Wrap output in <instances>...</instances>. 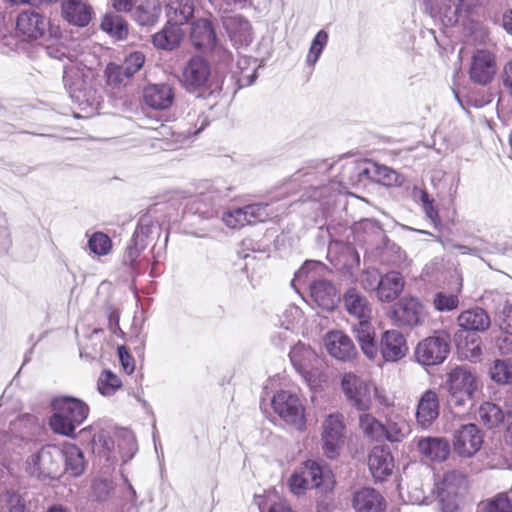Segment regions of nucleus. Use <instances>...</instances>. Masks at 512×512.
<instances>
[{"instance_id": "obj_1", "label": "nucleus", "mask_w": 512, "mask_h": 512, "mask_svg": "<svg viewBox=\"0 0 512 512\" xmlns=\"http://www.w3.org/2000/svg\"><path fill=\"white\" fill-rule=\"evenodd\" d=\"M222 67L227 66L218 62V66L212 70L206 58L202 55H193L182 69V85L187 92L196 94L197 97H218L223 90L225 79Z\"/></svg>"}, {"instance_id": "obj_2", "label": "nucleus", "mask_w": 512, "mask_h": 512, "mask_svg": "<svg viewBox=\"0 0 512 512\" xmlns=\"http://www.w3.org/2000/svg\"><path fill=\"white\" fill-rule=\"evenodd\" d=\"M343 302L347 312L356 317L357 322L352 325V331L362 352L369 359H374L377 355V340L370 321L369 301L356 288L350 287L343 295Z\"/></svg>"}, {"instance_id": "obj_3", "label": "nucleus", "mask_w": 512, "mask_h": 512, "mask_svg": "<svg viewBox=\"0 0 512 512\" xmlns=\"http://www.w3.org/2000/svg\"><path fill=\"white\" fill-rule=\"evenodd\" d=\"M49 427L57 435L76 439V429L87 419L89 406L80 398L61 395L52 398Z\"/></svg>"}, {"instance_id": "obj_4", "label": "nucleus", "mask_w": 512, "mask_h": 512, "mask_svg": "<svg viewBox=\"0 0 512 512\" xmlns=\"http://www.w3.org/2000/svg\"><path fill=\"white\" fill-rule=\"evenodd\" d=\"M445 388L448 392L446 403L454 414H463L472 409L479 384L476 374L467 365H459L447 374Z\"/></svg>"}, {"instance_id": "obj_5", "label": "nucleus", "mask_w": 512, "mask_h": 512, "mask_svg": "<svg viewBox=\"0 0 512 512\" xmlns=\"http://www.w3.org/2000/svg\"><path fill=\"white\" fill-rule=\"evenodd\" d=\"M189 38L192 47L202 53L211 54L221 65L229 66L232 53L220 42L213 22L208 18H199L190 25Z\"/></svg>"}, {"instance_id": "obj_6", "label": "nucleus", "mask_w": 512, "mask_h": 512, "mask_svg": "<svg viewBox=\"0 0 512 512\" xmlns=\"http://www.w3.org/2000/svg\"><path fill=\"white\" fill-rule=\"evenodd\" d=\"M26 472L40 481L59 480L63 475V452L60 447L46 445L26 460Z\"/></svg>"}, {"instance_id": "obj_7", "label": "nucleus", "mask_w": 512, "mask_h": 512, "mask_svg": "<svg viewBox=\"0 0 512 512\" xmlns=\"http://www.w3.org/2000/svg\"><path fill=\"white\" fill-rule=\"evenodd\" d=\"M289 358L296 372L311 388H317L321 382L323 360L309 346L298 342L289 352Z\"/></svg>"}, {"instance_id": "obj_8", "label": "nucleus", "mask_w": 512, "mask_h": 512, "mask_svg": "<svg viewBox=\"0 0 512 512\" xmlns=\"http://www.w3.org/2000/svg\"><path fill=\"white\" fill-rule=\"evenodd\" d=\"M230 191V187L213 184L206 192L196 195L187 208L189 212L198 215L203 220L217 221L223 204L227 203Z\"/></svg>"}, {"instance_id": "obj_9", "label": "nucleus", "mask_w": 512, "mask_h": 512, "mask_svg": "<svg viewBox=\"0 0 512 512\" xmlns=\"http://www.w3.org/2000/svg\"><path fill=\"white\" fill-rule=\"evenodd\" d=\"M467 489L465 475L456 470L448 471L436 484L437 499L442 512H458L460 500Z\"/></svg>"}, {"instance_id": "obj_10", "label": "nucleus", "mask_w": 512, "mask_h": 512, "mask_svg": "<svg viewBox=\"0 0 512 512\" xmlns=\"http://www.w3.org/2000/svg\"><path fill=\"white\" fill-rule=\"evenodd\" d=\"M93 77V70L86 66L68 65L64 67V88L74 102L79 105L89 102L93 96L91 88Z\"/></svg>"}, {"instance_id": "obj_11", "label": "nucleus", "mask_w": 512, "mask_h": 512, "mask_svg": "<svg viewBox=\"0 0 512 512\" xmlns=\"http://www.w3.org/2000/svg\"><path fill=\"white\" fill-rule=\"evenodd\" d=\"M271 405L274 412L287 424L293 425L298 430L305 428L304 408L297 394L280 390L273 396Z\"/></svg>"}, {"instance_id": "obj_12", "label": "nucleus", "mask_w": 512, "mask_h": 512, "mask_svg": "<svg viewBox=\"0 0 512 512\" xmlns=\"http://www.w3.org/2000/svg\"><path fill=\"white\" fill-rule=\"evenodd\" d=\"M449 353V337L441 332L420 341L415 348L414 356L423 366H436L443 363Z\"/></svg>"}, {"instance_id": "obj_13", "label": "nucleus", "mask_w": 512, "mask_h": 512, "mask_svg": "<svg viewBox=\"0 0 512 512\" xmlns=\"http://www.w3.org/2000/svg\"><path fill=\"white\" fill-rule=\"evenodd\" d=\"M321 442L324 454L329 459L339 456L344 444V417L340 413H331L322 422Z\"/></svg>"}, {"instance_id": "obj_14", "label": "nucleus", "mask_w": 512, "mask_h": 512, "mask_svg": "<svg viewBox=\"0 0 512 512\" xmlns=\"http://www.w3.org/2000/svg\"><path fill=\"white\" fill-rule=\"evenodd\" d=\"M483 434L474 423L463 424L453 433L454 451L460 457H472L482 447Z\"/></svg>"}, {"instance_id": "obj_15", "label": "nucleus", "mask_w": 512, "mask_h": 512, "mask_svg": "<svg viewBox=\"0 0 512 512\" xmlns=\"http://www.w3.org/2000/svg\"><path fill=\"white\" fill-rule=\"evenodd\" d=\"M496 56L487 49H477L471 59L468 71L469 78L473 83L481 86L490 84L496 74Z\"/></svg>"}, {"instance_id": "obj_16", "label": "nucleus", "mask_w": 512, "mask_h": 512, "mask_svg": "<svg viewBox=\"0 0 512 512\" xmlns=\"http://www.w3.org/2000/svg\"><path fill=\"white\" fill-rule=\"evenodd\" d=\"M341 389L347 401L358 411H366L370 408V388L360 377L346 373L341 379Z\"/></svg>"}, {"instance_id": "obj_17", "label": "nucleus", "mask_w": 512, "mask_h": 512, "mask_svg": "<svg viewBox=\"0 0 512 512\" xmlns=\"http://www.w3.org/2000/svg\"><path fill=\"white\" fill-rule=\"evenodd\" d=\"M159 228L148 214L142 215L137 223L136 229L126 248L125 262L133 266L136 259L143 251L151 238L153 231Z\"/></svg>"}, {"instance_id": "obj_18", "label": "nucleus", "mask_w": 512, "mask_h": 512, "mask_svg": "<svg viewBox=\"0 0 512 512\" xmlns=\"http://www.w3.org/2000/svg\"><path fill=\"white\" fill-rule=\"evenodd\" d=\"M426 317L425 308L416 297H402L392 309V318L400 325L416 327L422 325Z\"/></svg>"}, {"instance_id": "obj_19", "label": "nucleus", "mask_w": 512, "mask_h": 512, "mask_svg": "<svg viewBox=\"0 0 512 512\" xmlns=\"http://www.w3.org/2000/svg\"><path fill=\"white\" fill-rule=\"evenodd\" d=\"M48 25V17L35 7L22 10L16 20L17 31L30 39L43 36Z\"/></svg>"}, {"instance_id": "obj_20", "label": "nucleus", "mask_w": 512, "mask_h": 512, "mask_svg": "<svg viewBox=\"0 0 512 512\" xmlns=\"http://www.w3.org/2000/svg\"><path fill=\"white\" fill-rule=\"evenodd\" d=\"M408 347L405 337L397 330H388L377 342V353L380 352L386 362H397L407 354Z\"/></svg>"}, {"instance_id": "obj_21", "label": "nucleus", "mask_w": 512, "mask_h": 512, "mask_svg": "<svg viewBox=\"0 0 512 512\" xmlns=\"http://www.w3.org/2000/svg\"><path fill=\"white\" fill-rule=\"evenodd\" d=\"M61 16L69 25L84 28L93 19L94 10L82 0H62Z\"/></svg>"}, {"instance_id": "obj_22", "label": "nucleus", "mask_w": 512, "mask_h": 512, "mask_svg": "<svg viewBox=\"0 0 512 512\" xmlns=\"http://www.w3.org/2000/svg\"><path fill=\"white\" fill-rule=\"evenodd\" d=\"M310 296L324 311H333L340 301V295L335 285L327 279L313 280L309 284Z\"/></svg>"}, {"instance_id": "obj_23", "label": "nucleus", "mask_w": 512, "mask_h": 512, "mask_svg": "<svg viewBox=\"0 0 512 512\" xmlns=\"http://www.w3.org/2000/svg\"><path fill=\"white\" fill-rule=\"evenodd\" d=\"M440 403L436 391L426 390L419 398L415 416L419 426L429 428L439 417Z\"/></svg>"}, {"instance_id": "obj_24", "label": "nucleus", "mask_w": 512, "mask_h": 512, "mask_svg": "<svg viewBox=\"0 0 512 512\" xmlns=\"http://www.w3.org/2000/svg\"><path fill=\"white\" fill-rule=\"evenodd\" d=\"M352 507L355 512H383L386 501L376 489L364 487L353 493Z\"/></svg>"}, {"instance_id": "obj_25", "label": "nucleus", "mask_w": 512, "mask_h": 512, "mask_svg": "<svg viewBox=\"0 0 512 512\" xmlns=\"http://www.w3.org/2000/svg\"><path fill=\"white\" fill-rule=\"evenodd\" d=\"M173 88L166 83L149 84L143 90V101L152 109H168L174 101Z\"/></svg>"}, {"instance_id": "obj_26", "label": "nucleus", "mask_w": 512, "mask_h": 512, "mask_svg": "<svg viewBox=\"0 0 512 512\" xmlns=\"http://www.w3.org/2000/svg\"><path fill=\"white\" fill-rule=\"evenodd\" d=\"M326 348L332 357L343 362L349 361L357 355V349L353 341L341 331L328 333Z\"/></svg>"}, {"instance_id": "obj_27", "label": "nucleus", "mask_w": 512, "mask_h": 512, "mask_svg": "<svg viewBox=\"0 0 512 512\" xmlns=\"http://www.w3.org/2000/svg\"><path fill=\"white\" fill-rule=\"evenodd\" d=\"M417 448L423 457L434 462L445 461L451 452L450 443L444 437H421L417 442Z\"/></svg>"}, {"instance_id": "obj_28", "label": "nucleus", "mask_w": 512, "mask_h": 512, "mask_svg": "<svg viewBox=\"0 0 512 512\" xmlns=\"http://www.w3.org/2000/svg\"><path fill=\"white\" fill-rule=\"evenodd\" d=\"M404 283V278L398 271H390L382 275L376 286L378 299L387 303L396 300L404 289Z\"/></svg>"}, {"instance_id": "obj_29", "label": "nucleus", "mask_w": 512, "mask_h": 512, "mask_svg": "<svg viewBox=\"0 0 512 512\" xmlns=\"http://www.w3.org/2000/svg\"><path fill=\"white\" fill-rule=\"evenodd\" d=\"M457 322L461 328L459 331H463V333L485 332L491 326L488 313L480 307H474L461 312L457 317Z\"/></svg>"}, {"instance_id": "obj_30", "label": "nucleus", "mask_w": 512, "mask_h": 512, "mask_svg": "<svg viewBox=\"0 0 512 512\" xmlns=\"http://www.w3.org/2000/svg\"><path fill=\"white\" fill-rule=\"evenodd\" d=\"M368 466L374 480L383 482L393 472V457L383 448H374L368 457Z\"/></svg>"}, {"instance_id": "obj_31", "label": "nucleus", "mask_w": 512, "mask_h": 512, "mask_svg": "<svg viewBox=\"0 0 512 512\" xmlns=\"http://www.w3.org/2000/svg\"><path fill=\"white\" fill-rule=\"evenodd\" d=\"M479 0H444L440 7V13L447 25L457 24L462 17L468 14L478 5Z\"/></svg>"}, {"instance_id": "obj_32", "label": "nucleus", "mask_w": 512, "mask_h": 512, "mask_svg": "<svg viewBox=\"0 0 512 512\" xmlns=\"http://www.w3.org/2000/svg\"><path fill=\"white\" fill-rule=\"evenodd\" d=\"M303 474L311 482V487L319 489L322 493H327L333 489L331 472L315 460L305 462V471Z\"/></svg>"}, {"instance_id": "obj_33", "label": "nucleus", "mask_w": 512, "mask_h": 512, "mask_svg": "<svg viewBox=\"0 0 512 512\" xmlns=\"http://www.w3.org/2000/svg\"><path fill=\"white\" fill-rule=\"evenodd\" d=\"M183 36L181 27L167 21L165 26L152 36V43L157 49L172 51L180 46Z\"/></svg>"}, {"instance_id": "obj_34", "label": "nucleus", "mask_w": 512, "mask_h": 512, "mask_svg": "<svg viewBox=\"0 0 512 512\" xmlns=\"http://www.w3.org/2000/svg\"><path fill=\"white\" fill-rule=\"evenodd\" d=\"M63 452V474L72 477L81 476L86 467L83 451L76 444H66L61 448Z\"/></svg>"}, {"instance_id": "obj_35", "label": "nucleus", "mask_w": 512, "mask_h": 512, "mask_svg": "<svg viewBox=\"0 0 512 512\" xmlns=\"http://www.w3.org/2000/svg\"><path fill=\"white\" fill-rule=\"evenodd\" d=\"M193 0H169L166 4L165 12L167 21L181 27L194 16Z\"/></svg>"}, {"instance_id": "obj_36", "label": "nucleus", "mask_w": 512, "mask_h": 512, "mask_svg": "<svg viewBox=\"0 0 512 512\" xmlns=\"http://www.w3.org/2000/svg\"><path fill=\"white\" fill-rule=\"evenodd\" d=\"M454 342L458 351L470 361H476L482 355L481 338L476 333L457 331Z\"/></svg>"}, {"instance_id": "obj_37", "label": "nucleus", "mask_w": 512, "mask_h": 512, "mask_svg": "<svg viewBox=\"0 0 512 512\" xmlns=\"http://www.w3.org/2000/svg\"><path fill=\"white\" fill-rule=\"evenodd\" d=\"M162 9L158 0H146L131 12L133 20L142 27L154 26L161 15Z\"/></svg>"}, {"instance_id": "obj_38", "label": "nucleus", "mask_w": 512, "mask_h": 512, "mask_svg": "<svg viewBox=\"0 0 512 512\" xmlns=\"http://www.w3.org/2000/svg\"><path fill=\"white\" fill-rule=\"evenodd\" d=\"M223 26L231 40L248 44L251 42V26L247 19L241 15L226 17Z\"/></svg>"}, {"instance_id": "obj_39", "label": "nucleus", "mask_w": 512, "mask_h": 512, "mask_svg": "<svg viewBox=\"0 0 512 512\" xmlns=\"http://www.w3.org/2000/svg\"><path fill=\"white\" fill-rule=\"evenodd\" d=\"M27 494L8 489L0 494V512H31Z\"/></svg>"}, {"instance_id": "obj_40", "label": "nucleus", "mask_w": 512, "mask_h": 512, "mask_svg": "<svg viewBox=\"0 0 512 512\" xmlns=\"http://www.w3.org/2000/svg\"><path fill=\"white\" fill-rule=\"evenodd\" d=\"M101 29L116 40H124L128 36V24L118 14L106 13L100 24Z\"/></svg>"}, {"instance_id": "obj_41", "label": "nucleus", "mask_w": 512, "mask_h": 512, "mask_svg": "<svg viewBox=\"0 0 512 512\" xmlns=\"http://www.w3.org/2000/svg\"><path fill=\"white\" fill-rule=\"evenodd\" d=\"M478 414L481 422L488 429H493L504 423L503 408L493 402H483Z\"/></svg>"}, {"instance_id": "obj_42", "label": "nucleus", "mask_w": 512, "mask_h": 512, "mask_svg": "<svg viewBox=\"0 0 512 512\" xmlns=\"http://www.w3.org/2000/svg\"><path fill=\"white\" fill-rule=\"evenodd\" d=\"M490 379L498 385L512 384V360L495 359L489 367Z\"/></svg>"}, {"instance_id": "obj_43", "label": "nucleus", "mask_w": 512, "mask_h": 512, "mask_svg": "<svg viewBox=\"0 0 512 512\" xmlns=\"http://www.w3.org/2000/svg\"><path fill=\"white\" fill-rule=\"evenodd\" d=\"M91 497L93 501L105 503L113 501L116 496V484L113 480L107 478L95 479L91 486Z\"/></svg>"}, {"instance_id": "obj_44", "label": "nucleus", "mask_w": 512, "mask_h": 512, "mask_svg": "<svg viewBox=\"0 0 512 512\" xmlns=\"http://www.w3.org/2000/svg\"><path fill=\"white\" fill-rule=\"evenodd\" d=\"M114 444V440L106 430H100L94 434L92 439L93 451H97L107 461H115V456L113 455Z\"/></svg>"}, {"instance_id": "obj_45", "label": "nucleus", "mask_w": 512, "mask_h": 512, "mask_svg": "<svg viewBox=\"0 0 512 512\" xmlns=\"http://www.w3.org/2000/svg\"><path fill=\"white\" fill-rule=\"evenodd\" d=\"M117 448L122 464L128 463L135 456L138 451V446L131 431L122 430L119 433Z\"/></svg>"}, {"instance_id": "obj_46", "label": "nucleus", "mask_w": 512, "mask_h": 512, "mask_svg": "<svg viewBox=\"0 0 512 512\" xmlns=\"http://www.w3.org/2000/svg\"><path fill=\"white\" fill-rule=\"evenodd\" d=\"M379 164L367 161L363 163L350 162L344 166V170L356 176V181L371 180L375 182Z\"/></svg>"}, {"instance_id": "obj_47", "label": "nucleus", "mask_w": 512, "mask_h": 512, "mask_svg": "<svg viewBox=\"0 0 512 512\" xmlns=\"http://www.w3.org/2000/svg\"><path fill=\"white\" fill-rule=\"evenodd\" d=\"M359 425L368 438L376 442L383 441V423L372 414L365 413L361 415Z\"/></svg>"}, {"instance_id": "obj_48", "label": "nucleus", "mask_w": 512, "mask_h": 512, "mask_svg": "<svg viewBox=\"0 0 512 512\" xmlns=\"http://www.w3.org/2000/svg\"><path fill=\"white\" fill-rule=\"evenodd\" d=\"M122 387L120 378L109 369L101 372L97 380V389L103 396H112Z\"/></svg>"}, {"instance_id": "obj_49", "label": "nucleus", "mask_w": 512, "mask_h": 512, "mask_svg": "<svg viewBox=\"0 0 512 512\" xmlns=\"http://www.w3.org/2000/svg\"><path fill=\"white\" fill-rule=\"evenodd\" d=\"M246 224L252 225L257 222H265L270 218L268 203H252L242 207Z\"/></svg>"}, {"instance_id": "obj_50", "label": "nucleus", "mask_w": 512, "mask_h": 512, "mask_svg": "<svg viewBox=\"0 0 512 512\" xmlns=\"http://www.w3.org/2000/svg\"><path fill=\"white\" fill-rule=\"evenodd\" d=\"M329 35L324 30H319L311 41L306 63L308 66L313 67L319 60L323 50L328 43Z\"/></svg>"}, {"instance_id": "obj_51", "label": "nucleus", "mask_w": 512, "mask_h": 512, "mask_svg": "<svg viewBox=\"0 0 512 512\" xmlns=\"http://www.w3.org/2000/svg\"><path fill=\"white\" fill-rule=\"evenodd\" d=\"M225 205L222 206L217 222L223 223L231 229H238L247 225L242 207L227 209Z\"/></svg>"}, {"instance_id": "obj_52", "label": "nucleus", "mask_w": 512, "mask_h": 512, "mask_svg": "<svg viewBox=\"0 0 512 512\" xmlns=\"http://www.w3.org/2000/svg\"><path fill=\"white\" fill-rule=\"evenodd\" d=\"M405 181L402 174L396 170L379 164V169L376 172L375 182L387 187H399Z\"/></svg>"}, {"instance_id": "obj_53", "label": "nucleus", "mask_w": 512, "mask_h": 512, "mask_svg": "<svg viewBox=\"0 0 512 512\" xmlns=\"http://www.w3.org/2000/svg\"><path fill=\"white\" fill-rule=\"evenodd\" d=\"M88 248L96 255H107L112 248V240L103 232H94L88 240Z\"/></svg>"}, {"instance_id": "obj_54", "label": "nucleus", "mask_w": 512, "mask_h": 512, "mask_svg": "<svg viewBox=\"0 0 512 512\" xmlns=\"http://www.w3.org/2000/svg\"><path fill=\"white\" fill-rule=\"evenodd\" d=\"M433 306L438 312H450L459 306V298L456 294L438 291L433 297Z\"/></svg>"}, {"instance_id": "obj_55", "label": "nucleus", "mask_w": 512, "mask_h": 512, "mask_svg": "<svg viewBox=\"0 0 512 512\" xmlns=\"http://www.w3.org/2000/svg\"><path fill=\"white\" fill-rule=\"evenodd\" d=\"M145 63V55L141 51H134L127 55L121 64L122 71L126 77H132L137 73Z\"/></svg>"}, {"instance_id": "obj_56", "label": "nucleus", "mask_w": 512, "mask_h": 512, "mask_svg": "<svg viewBox=\"0 0 512 512\" xmlns=\"http://www.w3.org/2000/svg\"><path fill=\"white\" fill-rule=\"evenodd\" d=\"M485 510L486 512H512V500L506 493H499L487 501Z\"/></svg>"}, {"instance_id": "obj_57", "label": "nucleus", "mask_w": 512, "mask_h": 512, "mask_svg": "<svg viewBox=\"0 0 512 512\" xmlns=\"http://www.w3.org/2000/svg\"><path fill=\"white\" fill-rule=\"evenodd\" d=\"M383 430V441L386 440L390 443H399L405 437L403 425H400L398 422L391 419L387 420L386 423H383Z\"/></svg>"}, {"instance_id": "obj_58", "label": "nucleus", "mask_w": 512, "mask_h": 512, "mask_svg": "<svg viewBox=\"0 0 512 512\" xmlns=\"http://www.w3.org/2000/svg\"><path fill=\"white\" fill-rule=\"evenodd\" d=\"M418 198L422 204V209L425 215L434 223L437 224L440 222V217L438 210L434 206V200L430 197L429 193L426 190L420 189L418 191Z\"/></svg>"}, {"instance_id": "obj_59", "label": "nucleus", "mask_w": 512, "mask_h": 512, "mask_svg": "<svg viewBox=\"0 0 512 512\" xmlns=\"http://www.w3.org/2000/svg\"><path fill=\"white\" fill-rule=\"evenodd\" d=\"M105 76L107 83L111 86H118L124 83L125 80L130 79V77H126V74L122 71L121 65L112 62L106 66Z\"/></svg>"}, {"instance_id": "obj_60", "label": "nucleus", "mask_w": 512, "mask_h": 512, "mask_svg": "<svg viewBox=\"0 0 512 512\" xmlns=\"http://www.w3.org/2000/svg\"><path fill=\"white\" fill-rule=\"evenodd\" d=\"M497 323L502 332L512 335V304L504 305L498 314Z\"/></svg>"}, {"instance_id": "obj_61", "label": "nucleus", "mask_w": 512, "mask_h": 512, "mask_svg": "<svg viewBox=\"0 0 512 512\" xmlns=\"http://www.w3.org/2000/svg\"><path fill=\"white\" fill-rule=\"evenodd\" d=\"M40 50L46 56L56 60H62L68 53L67 47L61 43H52L50 45L41 46Z\"/></svg>"}, {"instance_id": "obj_62", "label": "nucleus", "mask_w": 512, "mask_h": 512, "mask_svg": "<svg viewBox=\"0 0 512 512\" xmlns=\"http://www.w3.org/2000/svg\"><path fill=\"white\" fill-rule=\"evenodd\" d=\"M117 354L120 361V364L127 374H132L135 370V360L130 355L128 349L125 346H118Z\"/></svg>"}, {"instance_id": "obj_63", "label": "nucleus", "mask_w": 512, "mask_h": 512, "mask_svg": "<svg viewBox=\"0 0 512 512\" xmlns=\"http://www.w3.org/2000/svg\"><path fill=\"white\" fill-rule=\"evenodd\" d=\"M107 316H108V328L111 331L112 334L117 336H123L124 332L120 328L119 320H120V313L119 311L109 306L107 309Z\"/></svg>"}, {"instance_id": "obj_64", "label": "nucleus", "mask_w": 512, "mask_h": 512, "mask_svg": "<svg viewBox=\"0 0 512 512\" xmlns=\"http://www.w3.org/2000/svg\"><path fill=\"white\" fill-rule=\"evenodd\" d=\"M289 487L292 493L295 495L302 494L308 488V480L306 476H301L297 473H293L289 478Z\"/></svg>"}]
</instances>
